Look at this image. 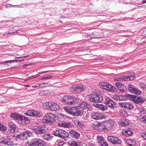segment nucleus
<instances>
[{"label": "nucleus", "mask_w": 146, "mask_h": 146, "mask_svg": "<svg viewBox=\"0 0 146 146\" xmlns=\"http://www.w3.org/2000/svg\"><path fill=\"white\" fill-rule=\"evenodd\" d=\"M70 145L71 146H80L81 143L80 142L74 141L71 142Z\"/></svg>", "instance_id": "obj_37"}, {"label": "nucleus", "mask_w": 146, "mask_h": 146, "mask_svg": "<svg viewBox=\"0 0 146 146\" xmlns=\"http://www.w3.org/2000/svg\"><path fill=\"white\" fill-rule=\"evenodd\" d=\"M58 125L59 126L64 127H69L70 125L68 123L65 122H60L58 123Z\"/></svg>", "instance_id": "obj_33"}, {"label": "nucleus", "mask_w": 146, "mask_h": 146, "mask_svg": "<svg viewBox=\"0 0 146 146\" xmlns=\"http://www.w3.org/2000/svg\"><path fill=\"white\" fill-rule=\"evenodd\" d=\"M108 141L113 144H120L121 141L117 137L113 136H109L107 138Z\"/></svg>", "instance_id": "obj_11"}, {"label": "nucleus", "mask_w": 146, "mask_h": 146, "mask_svg": "<svg viewBox=\"0 0 146 146\" xmlns=\"http://www.w3.org/2000/svg\"><path fill=\"white\" fill-rule=\"evenodd\" d=\"M76 116H82L83 114L85 113V111L79 106H76Z\"/></svg>", "instance_id": "obj_17"}, {"label": "nucleus", "mask_w": 146, "mask_h": 146, "mask_svg": "<svg viewBox=\"0 0 146 146\" xmlns=\"http://www.w3.org/2000/svg\"><path fill=\"white\" fill-rule=\"evenodd\" d=\"M97 141L98 144L100 142L102 141L105 139L101 136H98L97 137Z\"/></svg>", "instance_id": "obj_45"}, {"label": "nucleus", "mask_w": 146, "mask_h": 146, "mask_svg": "<svg viewBox=\"0 0 146 146\" xmlns=\"http://www.w3.org/2000/svg\"><path fill=\"white\" fill-rule=\"evenodd\" d=\"M29 64H25L23 66V67H27V66H28V65H29Z\"/></svg>", "instance_id": "obj_59"}, {"label": "nucleus", "mask_w": 146, "mask_h": 146, "mask_svg": "<svg viewBox=\"0 0 146 146\" xmlns=\"http://www.w3.org/2000/svg\"><path fill=\"white\" fill-rule=\"evenodd\" d=\"M34 146H46V144L41 140H37L34 142Z\"/></svg>", "instance_id": "obj_21"}, {"label": "nucleus", "mask_w": 146, "mask_h": 146, "mask_svg": "<svg viewBox=\"0 0 146 146\" xmlns=\"http://www.w3.org/2000/svg\"><path fill=\"white\" fill-rule=\"evenodd\" d=\"M57 119V117L55 115L51 113H47L44 115L42 121L45 123H51L55 122Z\"/></svg>", "instance_id": "obj_2"}, {"label": "nucleus", "mask_w": 146, "mask_h": 146, "mask_svg": "<svg viewBox=\"0 0 146 146\" xmlns=\"http://www.w3.org/2000/svg\"><path fill=\"white\" fill-rule=\"evenodd\" d=\"M126 143L129 146H133L136 144V142L134 140L128 139L126 141Z\"/></svg>", "instance_id": "obj_29"}, {"label": "nucleus", "mask_w": 146, "mask_h": 146, "mask_svg": "<svg viewBox=\"0 0 146 146\" xmlns=\"http://www.w3.org/2000/svg\"><path fill=\"white\" fill-rule=\"evenodd\" d=\"M22 31L21 30H17V31H16V33H20Z\"/></svg>", "instance_id": "obj_62"}, {"label": "nucleus", "mask_w": 146, "mask_h": 146, "mask_svg": "<svg viewBox=\"0 0 146 146\" xmlns=\"http://www.w3.org/2000/svg\"><path fill=\"white\" fill-rule=\"evenodd\" d=\"M72 91L82 92L84 90V86L82 84L73 86L70 88Z\"/></svg>", "instance_id": "obj_8"}, {"label": "nucleus", "mask_w": 146, "mask_h": 146, "mask_svg": "<svg viewBox=\"0 0 146 146\" xmlns=\"http://www.w3.org/2000/svg\"><path fill=\"white\" fill-rule=\"evenodd\" d=\"M64 144V142L63 141H61L59 142L58 143V145L59 146H62Z\"/></svg>", "instance_id": "obj_56"}, {"label": "nucleus", "mask_w": 146, "mask_h": 146, "mask_svg": "<svg viewBox=\"0 0 146 146\" xmlns=\"http://www.w3.org/2000/svg\"><path fill=\"white\" fill-rule=\"evenodd\" d=\"M107 83L105 82H101L99 84V85L102 88L105 89V88L106 87Z\"/></svg>", "instance_id": "obj_40"}, {"label": "nucleus", "mask_w": 146, "mask_h": 146, "mask_svg": "<svg viewBox=\"0 0 146 146\" xmlns=\"http://www.w3.org/2000/svg\"><path fill=\"white\" fill-rule=\"evenodd\" d=\"M25 144L26 146H34V142L32 143H30L28 141L25 142Z\"/></svg>", "instance_id": "obj_51"}, {"label": "nucleus", "mask_w": 146, "mask_h": 146, "mask_svg": "<svg viewBox=\"0 0 146 146\" xmlns=\"http://www.w3.org/2000/svg\"><path fill=\"white\" fill-rule=\"evenodd\" d=\"M139 102H138V104L143 103L145 100V99L144 98H142L140 97L139 98Z\"/></svg>", "instance_id": "obj_48"}, {"label": "nucleus", "mask_w": 146, "mask_h": 146, "mask_svg": "<svg viewBox=\"0 0 146 146\" xmlns=\"http://www.w3.org/2000/svg\"><path fill=\"white\" fill-rule=\"evenodd\" d=\"M59 115L60 116V118L64 120L66 119L69 118L68 117L64 115L62 113H60Z\"/></svg>", "instance_id": "obj_46"}, {"label": "nucleus", "mask_w": 146, "mask_h": 146, "mask_svg": "<svg viewBox=\"0 0 146 146\" xmlns=\"http://www.w3.org/2000/svg\"><path fill=\"white\" fill-rule=\"evenodd\" d=\"M60 101L67 105L71 106L76 105L79 102L77 98L70 96H64L60 99Z\"/></svg>", "instance_id": "obj_1"}, {"label": "nucleus", "mask_w": 146, "mask_h": 146, "mask_svg": "<svg viewBox=\"0 0 146 146\" xmlns=\"http://www.w3.org/2000/svg\"><path fill=\"white\" fill-rule=\"evenodd\" d=\"M63 109L67 113L71 115L72 110V107H63Z\"/></svg>", "instance_id": "obj_36"}, {"label": "nucleus", "mask_w": 146, "mask_h": 146, "mask_svg": "<svg viewBox=\"0 0 146 146\" xmlns=\"http://www.w3.org/2000/svg\"><path fill=\"white\" fill-rule=\"evenodd\" d=\"M141 136L142 137L146 140V131L142 133L141 135Z\"/></svg>", "instance_id": "obj_54"}, {"label": "nucleus", "mask_w": 146, "mask_h": 146, "mask_svg": "<svg viewBox=\"0 0 146 146\" xmlns=\"http://www.w3.org/2000/svg\"><path fill=\"white\" fill-rule=\"evenodd\" d=\"M22 115H19L17 113H10V117L14 119L20 120Z\"/></svg>", "instance_id": "obj_24"}, {"label": "nucleus", "mask_w": 146, "mask_h": 146, "mask_svg": "<svg viewBox=\"0 0 146 146\" xmlns=\"http://www.w3.org/2000/svg\"><path fill=\"white\" fill-rule=\"evenodd\" d=\"M76 106L72 107V110L71 115L76 116Z\"/></svg>", "instance_id": "obj_41"}, {"label": "nucleus", "mask_w": 146, "mask_h": 146, "mask_svg": "<svg viewBox=\"0 0 146 146\" xmlns=\"http://www.w3.org/2000/svg\"><path fill=\"white\" fill-rule=\"evenodd\" d=\"M104 89L106 90L107 91L110 92L113 91L116 92L117 91V89L116 88L108 83H107V85L106 87Z\"/></svg>", "instance_id": "obj_20"}, {"label": "nucleus", "mask_w": 146, "mask_h": 146, "mask_svg": "<svg viewBox=\"0 0 146 146\" xmlns=\"http://www.w3.org/2000/svg\"><path fill=\"white\" fill-rule=\"evenodd\" d=\"M137 97L138 96H136L134 95L126 94L123 96V99L124 100H129L132 101H133L135 103Z\"/></svg>", "instance_id": "obj_15"}, {"label": "nucleus", "mask_w": 146, "mask_h": 146, "mask_svg": "<svg viewBox=\"0 0 146 146\" xmlns=\"http://www.w3.org/2000/svg\"><path fill=\"white\" fill-rule=\"evenodd\" d=\"M17 60H9L8 61H6L4 62V63H3L2 64H4L5 65H8L7 64H6L7 63H11V62H14L15 61H17Z\"/></svg>", "instance_id": "obj_47"}, {"label": "nucleus", "mask_w": 146, "mask_h": 146, "mask_svg": "<svg viewBox=\"0 0 146 146\" xmlns=\"http://www.w3.org/2000/svg\"><path fill=\"white\" fill-rule=\"evenodd\" d=\"M78 106L80 107L81 108H82L83 110H84V109L88 110L90 108V106L88 104L87 102L84 101L81 102L79 104Z\"/></svg>", "instance_id": "obj_18"}, {"label": "nucleus", "mask_w": 146, "mask_h": 146, "mask_svg": "<svg viewBox=\"0 0 146 146\" xmlns=\"http://www.w3.org/2000/svg\"><path fill=\"white\" fill-rule=\"evenodd\" d=\"M46 92V91L44 90L40 92L39 94L40 96H43L45 95V93Z\"/></svg>", "instance_id": "obj_55"}, {"label": "nucleus", "mask_w": 146, "mask_h": 146, "mask_svg": "<svg viewBox=\"0 0 146 146\" xmlns=\"http://www.w3.org/2000/svg\"><path fill=\"white\" fill-rule=\"evenodd\" d=\"M139 111L141 114H144L145 113V110L143 108H141L139 109Z\"/></svg>", "instance_id": "obj_52"}, {"label": "nucleus", "mask_w": 146, "mask_h": 146, "mask_svg": "<svg viewBox=\"0 0 146 146\" xmlns=\"http://www.w3.org/2000/svg\"><path fill=\"white\" fill-rule=\"evenodd\" d=\"M25 114L27 116L31 117H39L41 114L37 111H35L34 110H31L27 111Z\"/></svg>", "instance_id": "obj_9"}, {"label": "nucleus", "mask_w": 146, "mask_h": 146, "mask_svg": "<svg viewBox=\"0 0 146 146\" xmlns=\"http://www.w3.org/2000/svg\"><path fill=\"white\" fill-rule=\"evenodd\" d=\"M116 124L112 120H110L109 122L107 123V126L109 127L111 129L114 128Z\"/></svg>", "instance_id": "obj_30"}, {"label": "nucleus", "mask_w": 146, "mask_h": 146, "mask_svg": "<svg viewBox=\"0 0 146 146\" xmlns=\"http://www.w3.org/2000/svg\"><path fill=\"white\" fill-rule=\"evenodd\" d=\"M10 137L8 136H4V139L3 140L1 141L0 142V143H5V144L8 145L9 143L10 142Z\"/></svg>", "instance_id": "obj_26"}, {"label": "nucleus", "mask_w": 146, "mask_h": 146, "mask_svg": "<svg viewBox=\"0 0 146 146\" xmlns=\"http://www.w3.org/2000/svg\"><path fill=\"white\" fill-rule=\"evenodd\" d=\"M32 133L29 131H25L16 136V138H20L23 140H25L27 138V136H31Z\"/></svg>", "instance_id": "obj_7"}, {"label": "nucleus", "mask_w": 146, "mask_h": 146, "mask_svg": "<svg viewBox=\"0 0 146 146\" xmlns=\"http://www.w3.org/2000/svg\"><path fill=\"white\" fill-rule=\"evenodd\" d=\"M75 125L78 127H80L81 128L84 127V125L81 123L79 121H76L75 122Z\"/></svg>", "instance_id": "obj_44"}, {"label": "nucleus", "mask_w": 146, "mask_h": 146, "mask_svg": "<svg viewBox=\"0 0 146 146\" xmlns=\"http://www.w3.org/2000/svg\"><path fill=\"white\" fill-rule=\"evenodd\" d=\"M52 78V76H48L44 77L42 78L41 79L42 80H44L49 79Z\"/></svg>", "instance_id": "obj_49"}, {"label": "nucleus", "mask_w": 146, "mask_h": 146, "mask_svg": "<svg viewBox=\"0 0 146 146\" xmlns=\"http://www.w3.org/2000/svg\"><path fill=\"white\" fill-rule=\"evenodd\" d=\"M124 96L119 95H114L113 97L115 100H124L123 99V96Z\"/></svg>", "instance_id": "obj_34"}, {"label": "nucleus", "mask_w": 146, "mask_h": 146, "mask_svg": "<svg viewBox=\"0 0 146 146\" xmlns=\"http://www.w3.org/2000/svg\"><path fill=\"white\" fill-rule=\"evenodd\" d=\"M14 6L13 5H11V4H8L6 6V8H11L13 7Z\"/></svg>", "instance_id": "obj_57"}, {"label": "nucleus", "mask_w": 146, "mask_h": 146, "mask_svg": "<svg viewBox=\"0 0 146 146\" xmlns=\"http://www.w3.org/2000/svg\"><path fill=\"white\" fill-rule=\"evenodd\" d=\"M104 103L107 106L113 108L115 106V103L108 97H106L105 98Z\"/></svg>", "instance_id": "obj_14"}, {"label": "nucleus", "mask_w": 146, "mask_h": 146, "mask_svg": "<svg viewBox=\"0 0 146 146\" xmlns=\"http://www.w3.org/2000/svg\"><path fill=\"white\" fill-rule=\"evenodd\" d=\"M102 31H94L92 33L91 36L93 38H98L101 37L100 33H101Z\"/></svg>", "instance_id": "obj_27"}, {"label": "nucleus", "mask_w": 146, "mask_h": 146, "mask_svg": "<svg viewBox=\"0 0 146 146\" xmlns=\"http://www.w3.org/2000/svg\"><path fill=\"white\" fill-rule=\"evenodd\" d=\"M48 84L47 83H40V84H37L36 85V86L37 87H40V86H41V87H42L43 86H41L42 85H44V84Z\"/></svg>", "instance_id": "obj_53"}, {"label": "nucleus", "mask_w": 146, "mask_h": 146, "mask_svg": "<svg viewBox=\"0 0 146 146\" xmlns=\"http://www.w3.org/2000/svg\"><path fill=\"white\" fill-rule=\"evenodd\" d=\"M53 134L55 136L63 138L65 141H66L69 137V134L62 129H59L53 131Z\"/></svg>", "instance_id": "obj_3"}, {"label": "nucleus", "mask_w": 146, "mask_h": 146, "mask_svg": "<svg viewBox=\"0 0 146 146\" xmlns=\"http://www.w3.org/2000/svg\"><path fill=\"white\" fill-rule=\"evenodd\" d=\"M127 88L128 90L133 94H135L137 95H139L141 93V91L138 88L132 84H129L127 86Z\"/></svg>", "instance_id": "obj_5"}, {"label": "nucleus", "mask_w": 146, "mask_h": 146, "mask_svg": "<svg viewBox=\"0 0 146 146\" xmlns=\"http://www.w3.org/2000/svg\"><path fill=\"white\" fill-rule=\"evenodd\" d=\"M115 85L118 89L121 91H123L126 89V87L121 82H116Z\"/></svg>", "instance_id": "obj_19"}, {"label": "nucleus", "mask_w": 146, "mask_h": 146, "mask_svg": "<svg viewBox=\"0 0 146 146\" xmlns=\"http://www.w3.org/2000/svg\"><path fill=\"white\" fill-rule=\"evenodd\" d=\"M8 34H7V33H4L3 34V36L7 35Z\"/></svg>", "instance_id": "obj_63"}, {"label": "nucleus", "mask_w": 146, "mask_h": 146, "mask_svg": "<svg viewBox=\"0 0 146 146\" xmlns=\"http://www.w3.org/2000/svg\"><path fill=\"white\" fill-rule=\"evenodd\" d=\"M119 105L125 109H132L133 108V106L130 103L126 102L119 103L118 104Z\"/></svg>", "instance_id": "obj_13"}, {"label": "nucleus", "mask_w": 146, "mask_h": 146, "mask_svg": "<svg viewBox=\"0 0 146 146\" xmlns=\"http://www.w3.org/2000/svg\"><path fill=\"white\" fill-rule=\"evenodd\" d=\"M115 80L117 81H127V79L126 78V76H121L115 78Z\"/></svg>", "instance_id": "obj_31"}, {"label": "nucleus", "mask_w": 146, "mask_h": 146, "mask_svg": "<svg viewBox=\"0 0 146 146\" xmlns=\"http://www.w3.org/2000/svg\"><path fill=\"white\" fill-rule=\"evenodd\" d=\"M145 3H146V0H143L142 1L143 4H144Z\"/></svg>", "instance_id": "obj_61"}, {"label": "nucleus", "mask_w": 146, "mask_h": 146, "mask_svg": "<svg viewBox=\"0 0 146 146\" xmlns=\"http://www.w3.org/2000/svg\"><path fill=\"white\" fill-rule=\"evenodd\" d=\"M49 110L52 111H56L60 108L59 106L54 102H51L50 104Z\"/></svg>", "instance_id": "obj_16"}, {"label": "nucleus", "mask_w": 146, "mask_h": 146, "mask_svg": "<svg viewBox=\"0 0 146 146\" xmlns=\"http://www.w3.org/2000/svg\"><path fill=\"white\" fill-rule=\"evenodd\" d=\"M101 146H108V144L105 139L99 143Z\"/></svg>", "instance_id": "obj_43"}, {"label": "nucleus", "mask_w": 146, "mask_h": 146, "mask_svg": "<svg viewBox=\"0 0 146 146\" xmlns=\"http://www.w3.org/2000/svg\"><path fill=\"white\" fill-rule=\"evenodd\" d=\"M51 102H48L44 103L43 104V106L44 107L47 108L48 107L49 108H50V104H51Z\"/></svg>", "instance_id": "obj_50"}, {"label": "nucleus", "mask_w": 146, "mask_h": 146, "mask_svg": "<svg viewBox=\"0 0 146 146\" xmlns=\"http://www.w3.org/2000/svg\"><path fill=\"white\" fill-rule=\"evenodd\" d=\"M7 128L3 124L0 123V130L2 131H4L7 130Z\"/></svg>", "instance_id": "obj_38"}, {"label": "nucleus", "mask_w": 146, "mask_h": 146, "mask_svg": "<svg viewBox=\"0 0 146 146\" xmlns=\"http://www.w3.org/2000/svg\"><path fill=\"white\" fill-rule=\"evenodd\" d=\"M129 124L128 121L127 119H123L121 120L120 122V124L121 126H126L128 125Z\"/></svg>", "instance_id": "obj_32"}, {"label": "nucleus", "mask_w": 146, "mask_h": 146, "mask_svg": "<svg viewBox=\"0 0 146 146\" xmlns=\"http://www.w3.org/2000/svg\"><path fill=\"white\" fill-rule=\"evenodd\" d=\"M32 87L33 88H37L36 85L33 86Z\"/></svg>", "instance_id": "obj_64"}, {"label": "nucleus", "mask_w": 146, "mask_h": 146, "mask_svg": "<svg viewBox=\"0 0 146 146\" xmlns=\"http://www.w3.org/2000/svg\"><path fill=\"white\" fill-rule=\"evenodd\" d=\"M8 125L9 127L11 128V132L12 133H14L17 128L16 125L12 122H9Z\"/></svg>", "instance_id": "obj_23"}, {"label": "nucleus", "mask_w": 146, "mask_h": 146, "mask_svg": "<svg viewBox=\"0 0 146 146\" xmlns=\"http://www.w3.org/2000/svg\"><path fill=\"white\" fill-rule=\"evenodd\" d=\"M94 126H95L97 128L100 129H102V130H105V131H107L108 130V129L106 127L105 125H104V124L103 123H97L96 124H95L94 125Z\"/></svg>", "instance_id": "obj_22"}, {"label": "nucleus", "mask_w": 146, "mask_h": 146, "mask_svg": "<svg viewBox=\"0 0 146 146\" xmlns=\"http://www.w3.org/2000/svg\"><path fill=\"white\" fill-rule=\"evenodd\" d=\"M42 137L44 140H48L49 139H51V137L48 135L47 134L42 136Z\"/></svg>", "instance_id": "obj_39"}, {"label": "nucleus", "mask_w": 146, "mask_h": 146, "mask_svg": "<svg viewBox=\"0 0 146 146\" xmlns=\"http://www.w3.org/2000/svg\"><path fill=\"white\" fill-rule=\"evenodd\" d=\"M139 97L138 96L137 98V99L136 100V102H135V104H138V102H139Z\"/></svg>", "instance_id": "obj_58"}, {"label": "nucleus", "mask_w": 146, "mask_h": 146, "mask_svg": "<svg viewBox=\"0 0 146 146\" xmlns=\"http://www.w3.org/2000/svg\"><path fill=\"white\" fill-rule=\"evenodd\" d=\"M22 122L25 123H27L30 122V120L27 118L25 117L22 115L20 120Z\"/></svg>", "instance_id": "obj_35"}, {"label": "nucleus", "mask_w": 146, "mask_h": 146, "mask_svg": "<svg viewBox=\"0 0 146 146\" xmlns=\"http://www.w3.org/2000/svg\"><path fill=\"white\" fill-rule=\"evenodd\" d=\"M69 132L70 136L72 137L77 139L80 136V134L78 132L74 130H70Z\"/></svg>", "instance_id": "obj_25"}, {"label": "nucleus", "mask_w": 146, "mask_h": 146, "mask_svg": "<svg viewBox=\"0 0 146 146\" xmlns=\"http://www.w3.org/2000/svg\"><path fill=\"white\" fill-rule=\"evenodd\" d=\"M33 130L36 134H43L46 133V129L43 126H37L36 128H34Z\"/></svg>", "instance_id": "obj_10"}, {"label": "nucleus", "mask_w": 146, "mask_h": 146, "mask_svg": "<svg viewBox=\"0 0 146 146\" xmlns=\"http://www.w3.org/2000/svg\"><path fill=\"white\" fill-rule=\"evenodd\" d=\"M102 99V95L100 92L92 94L89 98L90 102H100Z\"/></svg>", "instance_id": "obj_4"}, {"label": "nucleus", "mask_w": 146, "mask_h": 146, "mask_svg": "<svg viewBox=\"0 0 146 146\" xmlns=\"http://www.w3.org/2000/svg\"><path fill=\"white\" fill-rule=\"evenodd\" d=\"M126 78L127 79V81L132 80L135 78V76L134 75H131L126 76Z\"/></svg>", "instance_id": "obj_42"}, {"label": "nucleus", "mask_w": 146, "mask_h": 146, "mask_svg": "<svg viewBox=\"0 0 146 146\" xmlns=\"http://www.w3.org/2000/svg\"><path fill=\"white\" fill-rule=\"evenodd\" d=\"M89 146H95L92 143H89Z\"/></svg>", "instance_id": "obj_60"}, {"label": "nucleus", "mask_w": 146, "mask_h": 146, "mask_svg": "<svg viewBox=\"0 0 146 146\" xmlns=\"http://www.w3.org/2000/svg\"><path fill=\"white\" fill-rule=\"evenodd\" d=\"M94 106L99 108L101 110L103 111L106 110L107 109V107L106 106H104L102 104H93Z\"/></svg>", "instance_id": "obj_28"}, {"label": "nucleus", "mask_w": 146, "mask_h": 146, "mask_svg": "<svg viewBox=\"0 0 146 146\" xmlns=\"http://www.w3.org/2000/svg\"><path fill=\"white\" fill-rule=\"evenodd\" d=\"M91 116L93 119L96 120L100 119L105 117L104 114L98 112H93L92 113Z\"/></svg>", "instance_id": "obj_6"}, {"label": "nucleus", "mask_w": 146, "mask_h": 146, "mask_svg": "<svg viewBox=\"0 0 146 146\" xmlns=\"http://www.w3.org/2000/svg\"><path fill=\"white\" fill-rule=\"evenodd\" d=\"M122 133L125 136L128 137L132 135L133 133V130L132 128H129L122 130Z\"/></svg>", "instance_id": "obj_12"}]
</instances>
